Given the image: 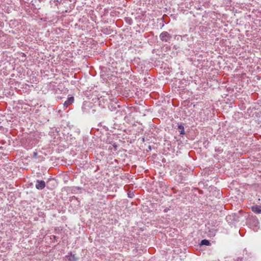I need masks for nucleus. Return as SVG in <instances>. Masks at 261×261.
<instances>
[{
  "mask_svg": "<svg viewBox=\"0 0 261 261\" xmlns=\"http://www.w3.org/2000/svg\"><path fill=\"white\" fill-rule=\"evenodd\" d=\"M210 244V243L209 242V241L207 240H202L201 242V245H206V246H208Z\"/></svg>",
  "mask_w": 261,
  "mask_h": 261,
  "instance_id": "nucleus-5",
  "label": "nucleus"
},
{
  "mask_svg": "<svg viewBox=\"0 0 261 261\" xmlns=\"http://www.w3.org/2000/svg\"><path fill=\"white\" fill-rule=\"evenodd\" d=\"M74 102V97H70L68 98L67 100L64 102V106L66 107H68L69 105L72 103Z\"/></svg>",
  "mask_w": 261,
  "mask_h": 261,
  "instance_id": "nucleus-4",
  "label": "nucleus"
},
{
  "mask_svg": "<svg viewBox=\"0 0 261 261\" xmlns=\"http://www.w3.org/2000/svg\"><path fill=\"white\" fill-rule=\"evenodd\" d=\"M160 39L163 41L167 42L171 38V35L167 32H163L160 34Z\"/></svg>",
  "mask_w": 261,
  "mask_h": 261,
  "instance_id": "nucleus-1",
  "label": "nucleus"
},
{
  "mask_svg": "<svg viewBox=\"0 0 261 261\" xmlns=\"http://www.w3.org/2000/svg\"><path fill=\"white\" fill-rule=\"evenodd\" d=\"M251 210L255 214H261V207L258 205H255L251 207Z\"/></svg>",
  "mask_w": 261,
  "mask_h": 261,
  "instance_id": "nucleus-3",
  "label": "nucleus"
},
{
  "mask_svg": "<svg viewBox=\"0 0 261 261\" xmlns=\"http://www.w3.org/2000/svg\"><path fill=\"white\" fill-rule=\"evenodd\" d=\"M180 134H184V131H182V129H181V132H180Z\"/></svg>",
  "mask_w": 261,
  "mask_h": 261,
  "instance_id": "nucleus-8",
  "label": "nucleus"
},
{
  "mask_svg": "<svg viewBox=\"0 0 261 261\" xmlns=\"http://www.w3.org/2000/svg\"><path fill=\"white\" fill-rule=\"evenodd\" d=\"M33 154H34V157L36 158L37 155V153L36 152H34L33 153Z\"/></svg>",
  "mask_w": 261,
  "mask_h": 261,
  "instance_id": "nucleus-7",
  "label": "nucleus"
},
{
  "mask_svg": "<svg viewBox=\"0 0 261 261\" xmlns=\"http://www.w3.org/2000/svg\"><path fill=\"white\" fill-rule=\"evenodd\" d=\"M45 187V182L43 180H37L36 188L38 190H42Z\"/></svg>",
  "mask_w": 261,
  "mask_h": 261,
  "instance_id": "nucleus-2",
  "label": "nucleus"
},
{
  "mask_svg": "<svg viewBox=\"0 0 261 261\" xmlns=\"http://www.w3.org/2000/svg\"><path fill=\"white\" fill-rule=\"evenodd\" d=\"M178 128H179V129H180L181 130L182 129V131H184V127L182 126L178 125Z\"/></svg>",
  "mask_w": 261,
  "mask_h": 261,
  "instance_id": "nucleus-6",
  "label": "nucleus"
}]
</instances>
